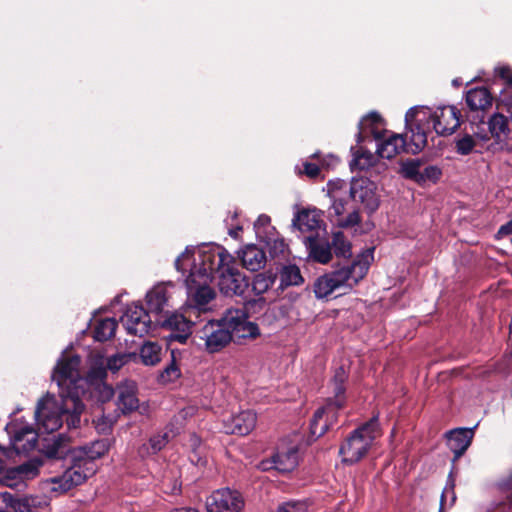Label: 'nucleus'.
Here are the masks:
<instances>
[{
    "instance_id": "nucleus-1",
    "label": "nucleus",
    "mask_w": 512,
    "mask_h": 512,
    "mask_svg": "<svg viewBox=\"0 0 512 512\" xmlns=\"http://www.w3.org/2000/svg\"><path fill=\"white\" fill-rule=\"evenodd\" d=\"M461 125V112L452 105L432 111L427 107H412L405 114V126L411 133L409 151L420 153L428 143V136L435 131L438 136H449Z\"/></svg>"
},
{
    "instance_id": "nucleus-2",
    "label": "nucleus",
    "mask_w": 512,
    "mask_h": 512,
    "mask_svg": "<svg viewBox=\"0 0 512 512\" xmlns=\"http://www.w3.org/2000/svg\"><path fill=\"white\" fill-rule=\"evenodd\" d=\"M41 452L48 460H67L71 465L65 470L62 476L51 479L55 485L52 490L62 493L83 484L96 472L94 462L82 459L71 450L70 441L64 434H58L51 441H48L41 448Z\"/></svg>"
},
{
    "instance_id": "nucleus-3",
    "label": "nucleus",
    "mask_w": 512,
    "mask_h": 512,
    "mask_svg": "<svg viewBox=\"0 0 512 512\" xmlns=\"http://www.w3.org/2000/svg\"><path fill=\"white\" fill-rule=\"evenodd\" d=\"M81 358L79 355L63 356L54 368L52 379L59 387V397L63 398L64 412L70 411V424L75 425L78 422V414L81 406L78 402V392H81V386L86 384V380L79 375V365Z\"/></svg>"
},
{
    "instance_id": "nucleus-4",
    "label": "nucleus",
    "mask_w": 512,
    "mask_h": 512,
    "mask_svg": "<svg viewBox=\"0 0 512 512\" xmlns=\"http://www.w3.org/2000/svg\"><path fill=\"white\" fill-rule=\"evenodd\" d=\"M379 431V416L376 414L350 432L339 448L342 462L353 465L361 461L368 454Z\"/></svg>"
},
{
    "instance_id": "nucleus-5",
    "label": "nucleus",
    "mask_w": 512,
    "mask_h": 512,
    "mask_svg": "<svg viewBox=\"0 0 512 512\" xmlns=\"http://www.w3.org/2000/svg\"><path fill=\"white\" fill-rule=\"evenodd\" d=\"M198 262L194 263L186 283L191 288V283H196V278L205 279L206 282L214 281L230 263H236L233 257L221 245L207 247L199 252Z\"/></svg>"
},
{
    "instance_id": "nucleus-6",
    "label": "nucleus",
    "mask_w": 512,
    "mask_h": 512,
    "mask_svg": "<svg viewBox=\"0 0 512 512\" xmlns=\"http://www.w3.org/2000/svg\"><path fill=\"white\" fill-rule=\"evenodd\" d=\"M447 445L453 452L454 456L451 460L452 467L448 475L447 485L442 492L440 499V509L442 510L446 500V493L450 491L452 493V502L456 500L454 492L455 488V475L457 474L456 462L464 455L466 450L472 443L474 437V430L472 428H455L446 432Z\"/></svg>"
},
{
    "instance_id": "nucleus-7",
    "label": "nucleus",
    "mask_w": 512,
    "mask_h": 512,
    "mask_svg": "<svg viewBox=\"0 0 512 512\" xmlns=\"http://www.w3.org/2000/svg\"><path fill=\"white\" fill-rule=\"evenodd\" d=\"M374 248L368 249L361 256H358L352 262L340 266V263L334 268L333 271L327 273L333 282H336L337 289L344 288L350 291L355 287L367 274L370 262L369 258L373 259Z\"/></svg>"
},
{
    "instance_id": "nucleus-8",
    "label": "nucleus",
    "mask_w": 512,
    "mask_h": 512,
    "mask_svg": "<svg viewBox=\"0 0 512 512\" xmlns=\"http://www.w3.org/2000/svg\"><path fill=\"white\" fill-rule=\"evenodd\" d=\"M70 415H72V412H64L63 398H60L59 406H56L53 399L49 396L42 398L38 401L35 410L36 419L41 423L43 428L48 433H53L54 431L58 430L62 426L63 421L66 422L69 429L77 428L80 424L81 414L77 415L78 422L75 423V425L70 424Z\"/></svg>"
},
{
    "instance_id": "nucleus-9",
    "label": "nucleus",
    "mask_w": 512,
    "mask_h": 512,
    "mask_svg": "<svg viewBox=\"0 0 512 512\" xmlns=\"http://www.w3.org/2000/svg\"><path fill=\"white\" fill-rule=\"evenodd\" d=\"M224 325L229 329L233 341L254 339L260 335L256 323L249 321L245 308H229L223 314Z\"/></svg>"
},
{
    "instance_id": "nucleus-10",
    "label": "nucleus",
    "mask_w": 512,
    "mask_h": 512,
    "mask_svg": "<svg viewBox=\"0 0 512 512\" xmlns=\"http://www.w3.org/2000/svg\"><path fill=\"white\" fill-rule=\"evenodd\" d=\"M155 322L161 328L171 332L167 337L170 342L177 341L181 344H185L192 335L194 323L181 313L167 312L165 315L156 318Z\"/></svg>"
},
{
    "instance_id": "nucleus-11",
    "label": "nucleus",
    "mask_w": 512,
    "mask_h": 512,
    "mask_svg": "<svg viewBox=\"0 0 512 512\" xmlns=\"http://www.w3.org/2000/svg\"><path fill=\"white\" fill-rule=\"evenodd\" d=\"M121 321L129 334L138 337H144L153 328L150 312L141 304L129 305Z\"/></svg>"
},
{
    "instance_id": "nucleus-12",
    "label": "nucleus",
    "mask_w": 512,
    "mask_h": 512,
    "mask_svg": "<svg viewBox=\"0 0 512 512\" xmlns=\"http://www.w3.org/2000/svg\"><path fill=\"white\" fill-rule=\"evenodd\" d=\"M386 130H376L372 128V135L375 140L378 141L377 154L381 158L392 159L401 152L411 153L409 151L411 140L407 142L406 134H395L392 133L386 136Z\"/></svg>"
},
{
    "instance_id": "nucleus-13",
    "label": "nucleus",
    "mask_w": 512,
    "mask_h": 512,
    "mask_svg": "<svg viewBox=\"0 0 512 512\" xmlns=\"http://www.w3.org/2000/svg\"><path fill=\"white\" fill-rule=\"evenodd\" d=\"M376 184L368 178L353 179L350 184V197L361 203L366 212L373 214L380 205Z\"/></svg>"
},
{
    "instance_id": "nucleus-14",
    "label": "nucleus",
    "mask_w": 512,
    "mask_h": 512,
    "mask_svg": "<svg viewBox=\"0 0 512 512\" xmlns=\"http://www.w3.org/2000/svg\"><path fill=\"white\" fill-rule=\"evenodd\" d=\"M243 507L240 492L229 488L214 491L206 501L207 512H241Z\"/></svg>"
},
{
    "instance_id": "nucleus-15",
    "label": "nucleus",
    "mask_w": 512,
    "mask_h": 512,
    "mask_svg": "<svg viewBox=\"0 0 512 512\" xmlns=\"http://www.w3.org/2000/svg\"><path fill=\"white\" fill-rule=\"evenodd\" d=\"M419 159H409L401 165V172L406 179L412 180L424 186L427 183H437L442 176V170L435 165L423 167Z\"/></svg>"
},
{
    "instance_id": "nucleus-16",
    "label": "nucleus",
    "mask_w": 512,
    "mask_h": 512,
    "mask_svg": "<svg viewBox=\"0 0 512 512\" xmlns=\"http://www.w3.org/2000/svg\"><path fill=\"white\" fill-rule=\"evenodd\" d=\"M216 279L220 292L229 297L243 295L249 287L248 278L238 270L237 262L226 266Z\"/></svg>"
},
{
    "instance_id": "nucleus-17",
    "label": "nucleus",
    "mask_w": 512,
    "mask_h": 512,
    "mask_svg": "<svg viewBox=\"0 0 512 512\" xmlns=\"http://www.w3.org/2000/svg\"><path fill=\"white\" fill-rule=\"evenodd\" d=\"M343 407L336 406L332 401H326L318 408L310 421V438L316 440L323 436L338 420V411Z\"/></svg>"
},
{
    "instance_id": "nucleus-18",
    "label": "nucleus",
    "mask_w": 512,
    "mask_h": 512,
    "mask_svg": "<svg viewBox=\"0 0 512 512\" xmlns=\"http://www.w3.org/2000/svg\"><path fill=\"white\" fill-rule=\"evenodd\" d=\"M205 347L209 353H217L233 341L229 329L224 325L223 316L219 321L209 322L203 328Z\"/></svg>"
},
{
    "instance_id": "nucleus-19",
    "label": "nucleus",
    "mask_w": 512,
    "mask_h": 512,
    "mask_svg": "<svg viewBox=\"0 0 512 512\" xmlns=\"http://www.w3.org/2000/svg\"><path fill=\"white\" fill-rule=\"evenodd\" d=\"M114 389L105 382H87L81 386V392H78V402L81 406L79 414L84 411V401H90L94 404H104L110 401L114 396Z\"/></svg>"
},
{
    "instance_id": "nucleus-20",
    "label": "nucleus",
    "mask_w": 512,
    "mask_h": 512,
    "mask_svg": "<svg viewBox=\"0 0 512 512\" xmlns=\"http://www.w3.org/2000/svg\"><path fill=\"white\" fill-rule=\"evenodd\" d=\"M308 251V256L314 262L328 264L333 257L330 242L325 238L318 236H308L304 240Z\"/></svg>"
},
{
    "instance_id": "nucleus-21",
    "label": "nucleus",
    "mask_w": 512,
    "mask_h": 512,
    "mask_svg": "<svg viewBox=\"0 0 512 512\" xmlns=\"http://www.w3.org/2000/svg\"><path fill=\"white\" fill-rule=\"evenodd\" d=\"M36 498H15L9 492L0 493V512H37Z\"/></svg>"
},
{
    "instance_id": "nucleus-22",
    "label": "nucleus",
    "mask_w": 512,
    "mask_h": 512,
    "mask_svg": "<svg viewBox=\"0 0 512 512\" xmlns=\"http://www.w3.org/2000/svg\"><path fill=\"white\" fill-rule=\"evenodd\" d=\"M238 258L244 268L250 271H258L264 267L266 253L255 244H248L238 251Z\"/></svg>"
},
{
    "instance_id": "nucleus-23",
    "label": "nucleus",
    "mask_w": 512,
    "mask_h": 512,
    "mask_svg": "<svg viewBox=\"0 0 512 512\" xmlns=\"http://www.w3.org/2000/svg\"><path fill=\"white\" fill-rule=\"evenodd\" d=\"M117 406L124 415L131 414L139 408L137 386L134 382L118 387Z\"/></svg>"
},
{
    "instance_id": "nucleus-24",
    "label": "nucleus",
    "mask_w": 512,
    "mask_h": 512,
    "mask_svg": "<svg viewBox=\"0 0 512 512\" xmlns=\"http://www.w3.org/2000/svg\"><path fill=\"white\" fill-rule=\"evenodd\" d=\"M267 463L268 461L262 462L264 470L270 468L266 465ZM271 463H273L271 468H274L279 472H290L298 465V451L296 448H290L286 451H278L272 456Z\"/></svg>"
},
{
    "instance_id": "nucleus-25",
    "label": "nucleus",
    "mask_w": 512,
    "mask_h": 512,
    "mask_svg": "<svg viewBox=\"0 0 512 512\" xmlns=\"http://www.w3.org/2000/svg\"><path fill=\"white\" fill-rule=\"evenodd\" d=\"M169 295L166 285L157 284L146 294L147 310L157 316H161L164 308L168 306Z\"/></svg>"
},
{
    "instance_id": "nucleus-26",
    "label": "nucleus",
    "mask_w": 512,
    "mask_h": 512,
    "mask_svg": "<svg viewBox=\"0 0 512 512\" xmlns=\"http://www.w3.org/2000/svg\"><path fill=\"white\" fill-rule=\"evenodd\" d=\"M38 435L30 426L17 429L12 437V442L17 453H28L35 449Z\"/></svg>"
},
{
    "instance_id": "nucleus-27",
    "label": "nucleus",
    "mask_w": 512,
    "mask_h": 512,
    "mask_svg": "<svg viewBox=\"0 0 512 512\" xmlns=\"http://www.w3.org/2000/svg\"><path fill=\"white\" fill-rule=\"evenodd\" d=\"M208 283L209 282H206L205 279L196 278V283H191V288L188 287L191 301L199 310L204 309L215 297V292ZM187 286L189 285L187 284Z\"/></svg>"
},
{
    "instance_id": "nucleus-28",
    "label": "nucleus",
    "mask_w": 512,
    "mask_h": 512,
    "mask_svg": "<svg viewBox=\"0 0 512 512\" xmlns=\"http://www.w3.org/2000/svg\"><path fill=\"white\" fill-rule=\"evenodd\" d=\"M256 413L245 410L233 416L229 422L230 433L240 436L248 435L256 426Z\"/></svg>"
},
{
    "instance_id": "nucleus-29",
    "label": "nucleus",
    "mask_w": 512,
    "mask_h": 512,
    "mask_svg": "<svg viewBox=\"0 0 512 512\" xmlns=\"http://www.w3.org/2000/svg\"><path fill=\"white\" fill-rule=\"evenodd\" d=\"M465 101L471 111L484 112L492 105L493 97L486 87H476L466 93Z\"/></svg>"
},
{
    "instance_id": "nucleus-30",
    "label": "nucleus",
    "mask_w": 512,
    "mask_h": 512,
    "mask_svg": "<svg viewBox=\"0 0 512 512\" xmlns=\"http://www.w3.org/2000/svg\"><path fill=\"white\" fill-rule=\"evenodd\" d=\"M509 115L505 116L502 113H494L488 121L489 131L491 137L497 142H501L510 138L512 130L509 128Z\"/></svg>"
},
{
    "instance_id": "nucleus-31",
    "label": "nucleus",
    "mask_w": 512,
    "mask_h": 512,
    "mask_svg": "<svg viewBox=\"0 0 512 512\" xmlns=\"http://www.w3.org/2000/svg\"><path fill=\"white\" fill-rule=\"evenodd\" d=\"M43 465L41 458H32L27 462L7 470V479H32L39 473V468Z\"/></svg>"
},
{
    "instance_id": "nucleus-32",
    "label": "nucleus",
    "mask_w": 512,
    "mask_h": 512,
    "mask_svg": "<svg viewBox=\"0 0 512 512\" xmlns=\"http://www.w3.org/2000/svg\"><path fill=\"white\" fill-rule=\"evenodd\" d=\"M320 222V215L315 209H302L295 214L292 225L301 232H307L319 228Z\"/></svg>"
},
{
    "instance_id": "nucleus-33",
    "label": "nucleus",
    "mask_w": 512,
    "mask_h": 512,
    "mask_svg": "<svg viewBox=\"0 0 512 512\" xmlns=\"http://www.w3.org/2000/svg\"><path fill=\"white\" fill-rule=\"evenodd\" d=\"M279 285L277 290H284L290 286L303 284L304 278L299 267L295 264L282 265L278 273Z\"/></svg>"
},
{
    "instance_id": "nucleus-34",
    "label": "nucleus",
    "mask_w": 512,
    "mask_h": 512,
    "mask_svg": "<svg viewBox=\"0 0 512 512\" xmlns=\"http://www.w3.org/2000/svg\"><path fill=\"white\" fill-rule=\"evenodd\" d=\"M331 250L337 258H343L349 262L352 257V245L346 239L345 235L341 231H337L332 235V241L330 242Z\"/></svg>"
},
{
    "instance_id": "nucleus-35",
    "label": "nucleus",
    "mask_w": 512,
    "mask_h": 512,
    "mask_svg": "<svg viewBox=\"0 0 512 512\" xmlns=\"http://www.w3.org/2000/svg\"><path fill=\"white\" fill-rule=\"evenodd\" d=\"M117 326L118 324L113 318L99 320L93 330L94 339L99 342L109 340L114 336Z\"/></svg>"
},
{
    "instance_id": "nucleus-36",
    "label": "nucleus",
    "mask_w": 512,
    "mask_h": 512,
    "mask_svg": "<svg viewBox=\"0 0 512 512\" xmlns=\"http://www.w3.org/2000/svg\"><path fill=\"white\" fill-rule=\"evenodd\" d=\"M169 442V434H157L148 440L147 443L143 444L139 450L142 456L155 455L160 452Z\"/></svg>"
},
{
    "instance_id": "nucleus-37",
    "label": "nucleus",
    "mask_w": 512,
    "mask_h": 512,
    "mask_svg": "<svg viewBox=\"0 0 512 512\" xmlns=\"http://www.w3.org/2000/svg\"><path fill=\"white\" fill-rule=\"evenodd\" d=\"M109 443L108 440L102 439L94 441L91 446L85 447L81 452L82 459H87L94 462L95 459L101 458L109 451Z\"/></svg>"
},
{
    "instance_id": "nucleus-38",
    "label": "nucleus",
    "mask_w": 512,
    "mask_h": 512,
    "mask_svg": "<svg viewBox=\"0 0 512 512\" xmlns=\"http://www.w3.org/2000/svg\"><path fill=\"white\" fill-rule=\"evenodd\" d=\"M382 122L383 119L377 112H370L368 115L364 116L358 124L359 132L357 133V142H363V131L369 130L372 133V128L378 130V127L382 125Z\"/></svg>"
},
{
    "instance_id": "nucleus-39",
    "label": "nucleus",
    "mask_w": 512,
    "mask_h": 512,
    "mask_svg": "<svg viewBox=\"0 0 512 512\" xmlns=\"http://www.w3.org/2000/svg\"><path fill=\"white\" fill-rule=\"evenodd\" d=\"M161 347L157 343L147 342L140 349V358L145 365H155L160 361Z\"/></svg>"
},
{
    "instance_id": "nucleus-40",
    "label": "nucleus",
    "mask_w": 512,
    "mask_h": 512,
    "mask_svg": "<svg viewBox=\"0 0 512 512\" xmlns=\"http://www.w3.org/2000/svg\"><path fill=\"white\" fill-rule=\"evenodd\" d=\"M335 285L336 282H333L327 273L318 277L313 285V291L315 293L316 298L322 299L329 296L333 291L337 289Z\"/></svg>"
},
{
    "instance_id": "nucleus-41",
    "label": "nucleus",
    "mask_w": 512,
    "mask_h": 512,
    "mask_svg": "<svg viewBox=\"0 0 512 512\" xmlns=\"http://www.w3.org/2000/svg\"><path fill=\"white\" fill-rule=\"evenodd\" d=\"M177 355H180V353L172 349L171 361L160 374V380L162 382H171L181 376V371L177 365Z\"/></svg>"
},
{
    "instance_id": "nucleus-42",
    "label": "nucleus",
    "mask_w": 512,
    "mask_h": 512,
    "mask_svg": "<svg viewBox=\"0 0 512 512\" xmlns=\"http://www.w3.org/2000/svg\"><path fill=\"white\" fill-rule=\"evenodd\" d=\"M134 353H119L107 358L106 368L112 372H117L131 359L135 358Z\"/></svg>"
},
{
    "instance_id": "nucleus-43",
    "label": "nucleus",
    "mask_w": 512,
    "mask_h": 512,
    "mask_svg": "<svg viewBox=\"0 0 512 512\" xmlns=\"http://www.w3.org/2000/svg\"><path fill=\"white\" fill-rule=\"evenodd\" d=\"M374 164V156L371 152H359L357 151L350 164L351 169L366 170Z\"/></svg>"
},
{
    "instance_id": "nucleus-44",
    "label": "nucleus",
    "mask_w": 512,
    "mask_h": 512,
    "mask_svg": "<svg viewBox=\"0 0 512 512\" xmlns=\"http://www.w3.org/2000/svg\"><path fill=\"white\" fill-rule=\"evenodd\" d=\"M476 146L474 138L470 134H465L463 137L455 140L456 152L460 155H469Z\"/></svg>"
},
{
    "instance_id": "nucleus-45",
    "label": "nucleus",
    "mask_w": 512,
    "mask_h": 512,
    "mask_svg": "<svg viewBox=\"0 0 512 512\" xmlns=\"http://www.w3.org/2000/svg\"><path fill=\"white\" fill-rule=\"evenodd\" d=\"M498 107L505 111L509 118L512 117V86H506L501 90Z\"/></svg>"
},
{
    "instance_id": "nucleus-46",
    "label": "nucleus",
    "mask_w": 512,
    "mask_h": 512,
    "mask_svg": "<svg viewBox=\"0 0 512 512\" xmlns=\"http://www.w3.org/2000/svg\"><path fill=\"white\" fill-rule=\"evenodd\" d=\"M266 245L268 247L269 254L272 258H276L281 255L284 256L285 251L287 249V245H286L284 239H279V238H276V239L268 238L266 240Z\"/></svg>"
},
{
    "instance_id": "nucleus-47",
    "label": "nucleus",
    "mask_w": 512,
    "mask_h": 512,
    "mask_svg": "<svg viewBox=\"0 0 512 512\" xmlns=\"http://www.w3.org/2000/svg\"><path fill=\"white\" fill-rule=\"evenodd\" d=\"M333 397H329L326 401H332L338 407H345L346 405V387L345 384H332Z\"/></svg>"
},
{
    "instance_id": "nucleus-48",
    "label": "nucleus",
    "mask_w": 512,
    "mask_h": 512,
    "mask_svg": "<svg viewBox=\"0 0 512 512\" xmlns=\"http://www.w3.org/2000/svg\"><path fill=\"white\" fill-rule=\"evenodd\" d=\"M271 218L266 214H261L258 216L257 220L254 223V229L256 234L259 237H262L263 234L267 233V229L270 228Z\"/></svg>"
},
{
    "instance_id": "nucleus-49",
    "label": "nucleus",
    "mask_w": 512,
    "mask_h": 512,
    "mask_svg": "<svg viewBox=\"0 0 512 512\" xmlns=\"http://www.w3.org/2000/svg\"><path fill=\"white\" fill-rule=\"evenodd\" d=\"M361 222V217L358 210H354L347 215L346 218L339 220L338 225L342 228H351Z\"/></svg>"
},
{
    "instance_id": "nucleus-50",
    "label": "nucleus",
    "mask_w": 512,
    "mask_h": 512,
    "mask_svg": "<svg viewBox=\"0 0 512 512\" xmlns=\"http://www.w3.org/2000/svg\"><path fill=\"white\" fill-rule=\"evenodd\" d=\"M495 76L503 80L506 86H512V69L510 66L496 68Z\"/></svg>"
},
{
    "instance_id": "nucleus-51",
    "label": "nucleus",
    "mask_w": 512,
    "mask_h": 512,
    "mask_svg": "<svg viewBox=\"0 0 512 512\" xmlns=\"http://www.w3.org/2000/svg\"><path fill=\"white\" fill-rule=\"evenodd\" d=\"M108 369L106 367H94L88 374L89 381L88 382H104L103 380L107 376Z\"/></svg>"
},
{
    "instance_id": "nucleus-52",
    "label": "nucleus",
    "mask_w": 512,
    "mask_h": 512,
    "mask_svg": "<svg viewBox=\"0 0 512 512\" xmlns=\"http://www.w3.org/2000/svg\"><path fill=\"white\" fill-rule=\"evenodd\" d=\"M303 173L311 179H315L320 175V168L317 164L305 162L303 164Z\"/></svg>"
},
{
    "instance_id": "nucleus-53",
    "label": "nucleus",
    "mask_w": 512,
    "mask_h": 512,
    "mask_svg": "<svg viewBox=\"0 0 512 512\" xmlns=\"http://www.w3.org/2000/svg\"><path fill=\"white\" fill-rule=\"evenodd\" d=\"M348 379V375L344 369V367H338L336 370H335V373H334V376L331 380V383L332 384H345V382L347 381Z\"/></svg>"
},
{
    "instance_id": "nucleus-54",
    "label": "nucleus",
    "mask_w": 512,
    "mask_h": 512,
    "mask_svg": "<svg viewBox=\"0 0 512 512\" xmlns=\"http://www.w3.org/2000/svg\"><path fill=\"white\" fill-rule=\"evenodd\" d=\"M346 204H347L346 200L335 198L330 209L333 211V213L336 216H342L343 213L345 212Z\"/></svg>"
},
{
    "instance_id": "nucleus-55",
    "label": "nucleus",
    "mask_w": 512,
    "mask_h": 512,
    "mask_svg": "<svg viewBox=\"0 0 512 512\" xmlns=\"http://www.w3.org/2000/svg\"><path fill=\"white\" fill-rule=\"evenodd\" d=\"M497 234L499 236H507V235H512V219L507 222L506 224L502 225Z\"/></svg>"
},
{
    "instance_id": "nucleus-56",
    "label": "nucleus",
    "mask_w": 512,
    "mask_h": 512,
    "mask_svg": "<svg viewBox=\"0 0 512 512\" xmlns=\"http://www.w3.org/2000/svg\"><path fill=\"white\" fill-rule=\"evenodd\" d=\"M276 278L277 277L275 276L273 279H269V281H266L265 279H256L255 287L257 285H261L262 290H267L270 285L274 284Z\"/></svg>"
},
{
    "instance_id": "nucleus-57",
    "label": "nucleus",
    "mask_w": 512,
    "mask_h": 512,
    "mask_svg": "<svg viewBox=\"0 0 512 512\" xmlns=\"http://www.w3.org/2000/svg\"><path fill=\"white\" fill-rule=\"evenodd\" d=\"M243 228L242 226H237L235 228H232L229 230V235L233 238L238 240L240 238V232H242Z\"/></svg>"
},
{
    "instance_id": "nucleus-58",
    "label": "nucleus",
    "mask_w": 512,
    "mask_h": 512,
    "mask_svg": "<svg viewBox=\"0 0 512 512\" xmlns=\"http://www.w3.org/2000/svg\"><path fill=\"white\" fill-rule=\"evenodd\" d=\"M0 453L5 457L8 455V451L1 445H0ZM4 469H5V461L2 458H0V473L3 472Z\"/></svg>"
},
{
    "instance_id": "nucleus-59",
    "label": "nucleus",
    "mask_w": 512,
    "mask_h": 512,
    "mask_svg": "<svg viewBox=\"0 0 512 512\" xmlns=\"http://www.w3.org/2000/svg\"><path fill=\"white\" fill-rule=\"evenodd\" d=\"M190 442H191L192 450H194V449L198 450V447L200 446V442H201L200 438L197 437L196 435H192Z\"/></svg>"
},
{
    "instance_id": "nucleus-60",
    "label": "nucleus",
    "mask_w": 512,
    "mask_h": 512,
    "mask_svg": "<svg viewBox=\"0 0 512 512\" xmlns=\"http://www.w3.org/2000/svg\"><path fill=\"white\" fill-rule=\"evenodd\" d=\"M170 512H199L197 509L192 507H180L171 510Z\"/></svg>"
},
{
    "instance_id": "nucleus-61",
    "label": "nucleus",
    "mask_w": 512,
    "mask_h": 512,
    "mask_svg": "<svg viewBox=\"0 0 512 512\" xmlns=\"http://www.w3.org/2000/svg\"><path fill=\"white\" fill-rule=\"evenodd\" d=\"M190 459L192 462H196L197 464L201 461V457L198 453V450H196V449L192 450Z\"/></svg>"
},
{
    "instance_id": "nucleus-62",
    "label": "nucleus",
    "mask_w": 512,
    "mask_h": 512,
    "mask_svg": "<svg viewBox=\"0 0 512 512\" xmlns=\"http://www.w3.org/2000/svg\"><path fill=\"white\" fill-rule=\"evenodd\" d=\"M180 263H181V257H178L176 260H175V267L177 270H180Z\"/></svg>"
},
{
    "instance_id": "nucleus-63",
    "label": "nucleus",
    "mask_w": 512,
    "mask_h": 512,
    "mask_svg": "<svg viewBox=\"0 0 512 512\" xmlns=\"http://www.w3.org/2000/svg\"><path fill=\"white\" fill-rule=\"evenodd\" d=\"M97 428H99V429H101V430H104V428H101V427H100V424H99V423L97 424Z\"/></svg>"
},
{
    "instance_id": "nucleus-64",
    "label": "nucleus",
    "mask_w": 512,
    "mask_h": 512,
    "mask_svg": "<svg viewBox=\"0 0 512 512\" xmlns=\"http://www.w3.org/2000/svg\"><path fill=\"white\" fill-rule=\"evenodd\" d=\"M453 84H454V85H457V84H458V81H457V80H454V81H453Z\"/></svg>"
}]
</instances>
